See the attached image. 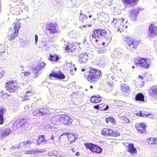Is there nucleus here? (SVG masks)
Segmentation results:
<instances>
[{
  "label": "nucleus",
  "instance_id": "1",
  "mask_svg": "<svg viewBox=\"0 0 157 157\" xmlns=\"http://www.w3.org/2000/svg\"><path fill=\"white\" fill-rule=\"evenodd\" d=\"M101 71L97 69L91 68L90 70L89 75L86 77L87 80L92 83H94L97 81L101 75Z\"/></svg>",
  "mask_w": 157,
  "mask_h": 157
},
{
  "label": "nucleus",
  "instance_id": "4",
  "mask_svg": "<svg viewBox=\"0 0 157 157\" xmlns=\"http://www.w3.org/2000/svg\"><path fill=\"white\" fill-rule=\"evenodd\" d=\"M47 30V33L48 36L51 38H54L53 34L58 33V27L56 24L51 23L47 24L46 27Z\"/></svg>",
  "mask_w": 157,
  "mask_h": 157
},
{
  "label": "nucleus",
  "instance_id": "20",
  "mask_svg": "<svg viewBox=\"0 0 157 157\" xmlns=\"http://www.w3.org/2000/svg\"><path fill=\"white\" fill-rule=\"evenodd\" d=\"M63 135H68L67 136V138L68 140L71 143H72L75 142L77 140L76 137L73 135L72 134H70L69 133H65L64 132L63 134L61 135L59 137V138H60Z\"/></svg>",
  "mask_w": 157,
  "mask_h": 157
},
{
  "label": "nucleus",
  "instance_id": "37",
  "mask_svg": "<svg viewBox=\"0 0 157 157\" xmlns=\"http://www.w3.org/2000/svg\"><path fill=\"white\" fill-rule=\"evenodd\" d=\"M40 111V109H37L36 110L33 111V114L34 116H35L37 117H40L41 116V113Z\"/></svg>",
  "mask_w": 157,
  "mask_h": 157
},
{
  "label": "nucleus",
  "instance_id": "40",
  "mask_svg": "<svg viewBox=\"0 0 157 157\" xmlns=\"http://www.w3.org/2000/svg\"><path fill=\"white\" fill-rule=\"evenodd\" d=\"M147 141L149 144H156L157 143V140L153 138L148 139Z\"/></svg>",
  "mask_w": 157,
  "mask_h": 157
},
{
  "label": "nucleus",
  "instance_id": "21",
  "mask_svg": "<svg viewBox=\"0 0 157 157\" xmlns=\"http://www.w3.org/2000/svg\"><path fill=\"white\" fill-rule=\"evenodd\" d=\"M61 115H58L52 117L51 120V122L53 124H58L61 123Z\"/></svg>",
  "mask_w": 157,
  "mask_h": 157
},
{
  "label": "nucleus",
  "instance_id": "38",
  "mask_svg": "<svg viewBox=\"0 0 157 157\" xmlns=\"http://www.w3.org/2000/svg\"><path fill=\"white\" fill-rule=\"evenodd\" d=\"M15 25L14 26V30L13 31V32H16L18 33V30L20 28V24L19 22H17L14 24Z\"/></svg>",
  "mask_w": 157,
  "mask_h": 157
},
{
  "label": "nucleus",
  "instance_id": "14",
  "mask_svg": "<svg viewBox=\"0 0 157 157\" xmlns=\"http://www.w3.org/2000/svg\"><path fill=\"white\" fill-rule=\"evenodd\" d=\"M136 130L141 133H145L146 126L143 123H136L135 125Z\"/></svg>",
  "mask_w": 157,
  "mask_h": 157
},
{
  "label": "nucleus",
  "instance_id": "24",
  "mask_svg": "<svg viewBox=\"0 0 157 157\" xmlns=\"http://www.w3.org/2000/svg\"><path fill=\"white\" fill-rule=\"evenodd\" d=\"M6 111V109L4 107L0 108V124H3V114Z\"/></svg>",
  "mask_w": 157,
  "mask_h": 157
},
{
  "label": "nucleus",
  "instance_id": "58",
  "mask_svg": "<svg viewBox=\"0 0 157 157\" xmlns=\"http://www.w3.org/2000/svg\"><path fill=\"white\" fill-rule=\"evenodd\" d=\"M126 122L127 123H129L130 122V121L128 119H126Z\"/></svg>",
  "mask_w": 157,
  "mask_h": 157
},
{
  "label": "nucleus",
  "instance_id": "31",
  "mask_svg": "<svg viewBox=\"0 0 157 157\" xmlns=\"http://www.w3.org/2000/svg\"><path fill=\"white\" fill-rule=\"evenodd\" d=\"M41 116H44L46 115H48L51 113L49 110L45 108H42L40 109Z\"/></svg>",
  "mask_w": 157,
  "mask_h": 157
},
{
  "label": "nucleus",
  "instance_id": "45",
  "mask_svg": "<svg viewBox=\"0 0 157 157\" xmlns=\"http://www.w3.org/2000/svg\"><path fill=\"white\" fill-rule=\"evenodd\" d=\"M6 51V48L4 47L3 45H0V55L5 53Z\"/></svg>",
  "mask_w": 157,
  "mask_h": 157
},
{
  "label": "nucleus",
  "instance_id": "34",
  "mask_svg": "<svg viewBox=\"0 0 157 157\" xmlns=\"http://www.w3.org/2000/svg\"><path fill=\"white\" fill-rule=\"evenodd\" d=\"M59 57L56 55H52L50 54L49 55V59L51 61H56L59 60Z\"/></svg>",
  "mask_w": 157,
  "mask_h": 157
},
{
  "label": "nucleus",
  "instance_id": "22",
  "mask_svg": "<svg viewBox=\"0 0 157 157\" xmlns=\"http://www.w3.org/2000/svg\"><path fill=\"white\" fill-rule=\"evenodd\" d=\"M122 49L120 48H118L114 49L113 52V55L116 57L121 56L123 52Z\"/></svg>",
  "mask_w": 157,
  "mask_h": 157
},
{
  "label": "nucleus",
  "instance_id": "59",
  "mask_svg": "<svg viewBox=\"0 0 157 157\" xmlns=\"http://www.w3.org/2000/svg\"><path fill=\"white\" fill-rule=\"evenodd\" d=\"M54 136L52 135L51 137V140H54Z\"/></svg>",
  "mask_w": 157,
  "mask_h": 157
},
{
  "label": "nucleus",
  "instance_id": "19",
  "mask_svg": "<svg viewBox=\"0 0 157 157\" xmlns=\"http://www.w3.org/2000/svg\"><path fill=\"white\" fill-rule=\"evenodd\" d=\"M49 76H53L58 79H64L65 78V76L60 71L58 72V73L53 72L50 74Z\"/></svg>",
  "mask_w": 157,
  "mask_h": 157
},
{
  "label": "nucleus",
  "instance_id": "35",
  "mask_svg": "<svg viewBox=\"0 0 157 157\" xmlns=\"http://www.w3.org/2000/svg\"><path fill=\"white\" fill-rule=\"evenodd\" d=\"M98 107H99V110L103 111H106L109 108L108 105L104 104H99Z\"/></svg>",
  "mask_w": 157,
  "mask_h": 157
},
{
  "label": "nucleus",
  "instance_id": "36",
  "mask_svg": "<svg viewBox=\"0 0 157 157\" xmlns=\"http://www.w3.org/2000/svg\"><path fill=\"white\" fill-rule=\"evenodd\" d=\"M137 0H122V2L126 4L132 5Z\"/></svg>",
  "mask_w": 157,
  "mask_h": 157
},
{
  "label": "nucleus",
  "instance_id": "8",
  "mask_svg": "<svg viewBox=\"0 0 157 157\" xmlns=\"http://www.w3.org/2000/svg\"><path fill=\"white\" fill-rule=\"evenodd\" d=\"M101 134L105 136L117 137L120 135L119 133L116 130L107 128L103 129L101 132Z\"/></svg>",
  "mask_w": 157,
  "mask_h": 157
},
{
  "label": "nucleus",
  "instance_id": "52",
  "mask_svg": "<svg viewBox=\"0 0 157 157\" xmlns=\"http://www.w3.org/2000/svg\"><path fill=\"white\" fill-rule=\"evenodd\" d=\"M35 40L36 42V43L38 42V37L37 35L36 34L35 35Z\"/></svg>",
  "mask_w": 157,
  "mask_h": 157
},
{
  "label": "nucleus",
  "instance_id": "7",
  "mask_svg": "<svg viewBox=\"0 0 157 157\" xmlns=\"http://www.w3.org/2000/svg\"><path fill=\"white\" fill-rule=\"evenodd\" d=\"M84 145L87 149L90 150V151L93 152L100 154L102 151V149L100 147L94 144L85 143H84Z\"/></svg>",
  "mask_w": 157,
  "mask_h": 157
},
{
  "label": "nucleus",
  "instance_id": "27",
  "mask_svg": "<svg viewBox=\"0 0 157 157\" xmlns=\"http://www.w3.org/2000/svg\"><path fill=\"white\" fill-rule=\"evenodd\" d=\"M48 141L45 140L43 135H40L39 136V139L37 141V143L38 144H45L47 143Z\"/></svg>",
  "mask_w": 157,
  "mask_h": 157
},
{
  "label": "nucleus",
  "instance_id": "29",
  "mask_svg": "<svg viewBox=\"0 0 157 157\" xmlns=\"http://www.w3.org/2000/svg\"><path fill=\"white\" fill-rule=\"evenodd\" d=\"M13 148H20L21 149H24L26 147L25 144L24 142L20 143L19 144H16L13 146Z\"/></svg>",
  "mask_w": 157,
  "mask_h": 157
},
{
  "label": "nucleus",
  "instance_id": "28",
  "mask_svg": "<svg viewBox=\"0 0 157 157\" xmlns=\"http://www.w3.org/2000/svg\"><path fill=\"white\" fill-rule=\"evenodd\" d=\"M131 154L133 155L136 153V149L134 147L133 144H131L128 148L126 149Z\"/></svg>",
  "mask_w": 157,
  "mask_h": 157
},
{
  "label": "nucleus",
  "instance_id": "49",
  "mask_svg": "<svg viewBox=\"0 0 157 157\" xmlns=\"http://www.w3.org/2000/svg\"><path fill=\"white\" fill-rule=\"evenodd\" d=\"M90 73V71H86L85 72L84 74V76L85 78H86L89 75V74Z\"/></svg>",
  "mask_w": 157,
  "mask_h": 157
},
{
  "label": "nucleus",
  "instance_id": "64",
  "mask_svg": "<svg viewBox=\"0 0 157 157\" xmlns=\"http://www.w3.org/2000/svg\"><path fill=\"white\" fill-rule=\"evenodd\" d=\"M82 27H87V25H83L82 26Z\"/></svg>",
  "mask_w": 157,
  "mask_h": 157
},
{
  "label": "nucleus",
  "instance_id": "12",
  "mask_svg": "<svg viewBox=\"0 0 157 157\" xmlns=\"http://www.w3.org/2000/svg\"><path fill=\"white\" fill-rule=\"evenodd\" d=\"M46 64L44 62L39 63L37 65V66L34 67V68H33V72L36 74V77H37L40 74L39 73L40 70L43 68H44V66H45Z\"/></svg>",
  "mask_w": 157,
  "mask_h": 157
},
{
  "label": "nucleus",
  "instance_id": "13",
  "mask_svg": "<svg viewBox=\"0 0 157 157\" xmlns=\"http://www.w3.org/2000/svg\"><path fill=\"white\" fill-rule=\"evenodd\" d=\"M11 132V130L9 128H1L0 129V138H3L7 136Z\"/></svg>",
  "mask_w": 157,
  "mask_h": 157
},
{
  "label": "nucleus",
  "instance_id": "18",
  "mask_svg": "<svg viewBox=\"0 0 157 157\" xmlns=\"http://www.w3.org/2000/svg\"><path fill=\"white\" fill-rule=\"evenodd\" d=\"M61 123L64 125L68 124L72 122V119L68 116L61 115Z\"/></svg>",
  "mask_w": 157,
  "mask_h": 157
},
{
  "label": "nucleus",
  "instance_id": "51",
  "mask_svg": "<svg viewBox=\"0 0 157 157\" xmlns=\"http://www.w3.org/2000/svg\"><path fill=\"white\" fill-rule=\"evenodd\" d=\"M123 144L124 146L126 148H127V149L128 148L130 145H131V144H129L128 143H124Z\"/></svg>",
  "mask_w": 157,
  "mask_h": 157
},
{
  "label": "nucleus",
  "instance_id": "55",
  "mask_svg": "<svg viewBox=\"0 0 157 157\" xmlns=\"http://www.w3.org/2000/svg\"><path fill=\"white\" fill-rule=\"evenodd\" d=\"M124 57L125 58V59L126 60L129 58V56L128 55H126L124 56Z\"/></svg>",
  "mask_w": 157,
  "mask_h": 157
},
{
  "label": "nucleus",
  "instance_id": "57",
  "mask_svg": "<svg viewBox=\"0 0 157 157\" xmlns=\"http://www.w3.org/2000/svg\"><path fill=\"white\" fill-rule=\"evenodd\" d=\"M54 152H55L53 151L52 153H51V154H52L51 155L53 156V155H55V153H54Z\"/></svg>",
  "mask_w": 157,
  "mask_h": 157
},
{
  "label": "nucleus",
  "instance_id": "44",
  "mask_svg": "<svg viewBox=\"0 0 157 157\" xmlns=\"http://www.w3.org/2000/svg\"><path fill=\"white\" fill-rule=\"evenodd\" d=\"M106 51V49L105 48H103L101 49L98 50L97 51V52L98 54H103L105 53Z\"/></svg>",
  "mask_w": 157,
  "mask_h": 157
},
{
  "label": "nucleus",
  "instance_id": "50",
  "mask_svg": "<svg viewBox=\"0 0 157 157\" xmlns=\"http://www.w3.org/2000/svg\"><path fill=\"white\" fill-rule=\"evenodd\" d=\"M45 151V150H44V149H38L36 150V151H37L38 152L42 153L43 152H44Z\"/></svg>",
  "mask_w": 157,
  "mask_h": 157
},
{
  "label": "nucleus",
  "instance_id": "25",
  "mask_svg": "<svg viewBox=\"0 0 157 157\" xmlns=\"http://www.w3.org/2000/svg\"><path fill=\"white\" fill-rule=\"evenodd\" d=\"M18 33L16 32H12V33H9L6 36V38L10 41H11L15 39V37L18 35Z\"/></svg>",
  "mask_w": 157,
  "mask_h": 157
},
{
  "label": "nucleus",
  "instance_id": "39",
  "mask_svg": "<svg viewBox=\"0 0 157 157\" xmlns=\"http://www.w3.org/2000/svg\"><path fill=\"white\" fill-rule=\"evenodd\" d=\"M135 114L142 117H144L145 116H146V117H147V116H150L151 115V114L150 113L147 114L145 112H144L143 113H142L141 111H140L139 112L136 113Z\"/></svg>",
  "mask_w": 157,
  "mask_h": 157
},
{
  "label": "nucleus",
  "instance_id": "5",
  "mask_svg": "<svg viewBox=\"0 0 157 157\" xmlns=\"http://www.w3.org/2000/svg\"><path fill=\"white\" fill-rule=\"evenodd\" d=\"M122 19V20H121V19L119 18H113V21L111 22V24L112 25H115V28H118L117 30L120 32L123 31L124 28L123 23L124 22L125 20Z\"/></svg>",
  "mask_w": 157,
  "mask_h": 157
},
{
  "label": "nucleus",
  "instance_id": "6",
  "mask_svg": "<svg viewBox=\"0 0 157 157\" xmlns=\"http://www.w3.org/2000/svg\"><path fill=\"white\" fill-rule=\"evenodd\" d=\"M134 62L136 66H139L143 68H148L149 64L147 62L145 58H140L139 57L135 58Z\"/></svg>",
  "mask_w": 157,
  "mask_h": 157
},
{
  "label": "nucleus",
  "instance_id": "42",
  "mask_svg": "<svg viewBox=\"0 0 157 157\" xmlns=\"http://www.w3.org/2000/svg\"><path fill=\"white\" fill-rule=\"evenodd\" d=\"M105 120L107 123H108L109 122L113 123L114 122V118L111 117H106L105 118Z\"/></svg>",
  "mask_w": 157,
  "mask_h": 157
},
{
  "label": "nucleus",
  "instance_id": "60",
  "mask_svg": "<svg viewBox=\"0 0 157 157\" xmlns=\"http://www.w3.org/2000/svg\"><path fill=\"white\" fill-rule=\"evenodd\" d=\"M119 94V92H116V93H115V94H113V95H115V96H116V95H117V94Z\"/></svg>",
  "mask_w": 157,
  "mask_h": 157
},
{
  "label": "nucleus",
  "instance_id": "47",
  "mask_svg": "<svg viewBox=\"0 0 157 157\" xmlns=\"http://www.w3.org/2000/svg\"><path fill=\"white\" fill-rule=\"evenodd\" d=\"M21 74L24 76L27 77L30 75V72L28 71H25L21 73Z\"/></svg>",
  "mask_w": 157,
  "mask_h": 157
},
{
  "label": "nucleus",
  "instance_id": "32",
  "mask_svg": "<svg viewBox=\"0 0 157 157\" xmlns=\"http://www.w3.org/2000/svg\"><path fill=\"white\" fill-rule=\"evenodd\" d=\"M121 90L124 92L128 93L129 91V87L128 86L125 84H123L121 87Z\"/></svg>",
  "mask_w": 157,
  "mask_h": 157
},
{
  "label": "nucleus",
  "instance_id": "17",
  "mask_svg": "<svg viewBox=\"0 0 157 157\" xmlns=\"http://www.w3.org/2000/svg\"><path fill=\"white\" fill-rule=\"evenodd\" d=\"M22 9L19 6L17 5L14 7H12L10 9V12L11 13L16 15L19 14L22 12Z\"/></svg>",
  "mask_w": 157,
  "mask_h": 157
},
{
  "label": "nucleus",
  "instance_id": "62",
  "mask_svg": "<svg viewBox=\"0 0 157 157\" xmlns=\"http://www.w3.org/2000/svg\"><path fill=\"white\" fill-rule=\"evenodd\" d=\"M102 45H103V46H104V45H105V42H102Z\"/></svg>",
  "mask_w": 157,
  "mask_h": 157
},
{
  "label": "nucleus",
  "instance_id": "10",
  "mask_svg": "<svg viewBox=\"0 0 157 157\" xmlns=\"http://www.w3.org/2000/svg\"><path fill=\"white\" fill-rule=\"evenodd\" d=\"M17 126L18 128L21 127L23 129L25 130H29L31 128L30 125L25 119L19 121L17 124Z\"/></svg>",
  "mask_w": 157,
  "mask_h": 157
},
{
  "label": "nucleus",
  "instance_id": "61",
  "mask_svg": "<svg viewBox=\"0 0 157 157\" xmlns=\"http://www.w3.org/2000/svg\"><path fill=\"white\" fill-rule=\"evenodd\" d=\"M139 78H140L142 79L143 78L140 75H139Z\"/></svg>",
  "mask_w": 157,
  "mask_h": 157
},
{
  "label": "nucleus",
  "instance_id": "54",
  "mask_svg": "<svg viewBox=\"0 0 157 157\" xmlns=\"http://www.w3.org/2000/svg\"><path fill=\"white\" fill-rule=\"evenodd\" d=\"M99 105H95L94 106V108L96 109H98L99 110Z\"/></svg>",
  "mask_w": 157,
  "mask_h": 157
},
{
  "label": "nucleus",
  "instance_id": "56",
  "mask_svg": "<svg viewBox=\"0 0 157 157\" xmlns=\"http://www.w3.org/2000/svg\"><path fill=\"white\" fill-rule=\"evenodd\" d=\"M80 153L79 152H77L75 153V155L76 156H78L79 155Z\"/></svg>",
  "mask_w": 157,
  "mask_h": 157
},
{
  "label": "nucleus",
  "instance_id": "23",
  "mask_svg": "<svg viewBox=\"0 0 157 157\" xmlns=\"http://www.w3.org/2000/svg\"><path fill=\"white\" fill-rule=\"evenodd\" d=\"M150 95L154 98H157V87H152L149 91Z\"/></svg>",
  "mask_w": 157,
  "mask_h": 157
},
{
  "label": "nucleus",
  "instance_id": "41",
  "mask_svg": "<svg viewBox=\"0 0 157 157\" xmlns=\"http://www.w3.org/2000/svg\"><path fill=\"white\" fill-rule=\"evenodd\" d=\"M24 143H25V144L26 147H30V145L31 144L33 143V141H31L30 140H28L26 141H24Z\"/></svg>",
  "mask_w": 157,
  "mask_h": 157
},
{
  "label": "nucleus",
  "instance_id": "26",
  "mask_svg": "<svg viewBox=\"0 0 157 157\" xmlns=\"http://www.w3.org/2000/svg\"><path fill=\"white\" fill-rule=\"evenodd\" d=\"M102 100V98L99 95L98 96H92L90 99L91 102L94 103H98L100 102Z\"/></svg>",
  "mask_w": 157,
  "mask_h": 157
},
{
  "label": "nucleus",
  "instance_id": "33",
  "mask_svg": "<svg viewBox=\"0 0 157 157\" xmlns=\"http://www.w3.org/2000/svg\"><path fill=\"white\" fill-rule=\"evenodd\" d=\"M144 96L141 93L138 94L135 97V99L136 101H144Z\"/></svg>",
  "mask_w": 157,
  "mask_h": 157
},
{
  "label": "nucleus",
  "instance_id": "30",
  "mask_svg": "<svg viewBox=\"0 0 157 157\" xmlns=\"http://www.w3.org/2000/svg\"><path fill=\"white\" fill-rule=\"evenodd\" d=\"M79 21L82 23H84L87 19V16L85 14L81 13L79 14Z\"/></svg>",
  "mask_w": 157,
  "mask_h": 157
},
{
  "label": "nucleus",
  "instance_id": "2",
  "mask_svg": "<svg viewBox=\"0 0 157 157\" xmlns=\"http://www.w3.org/2000/svg\"><path fill=\"white\" fill-rule=\"evenodd\" d=\"M124 40L128 44L127 46V49L131 52H134L135 49L140 44L139 41L135 40L129 37L125 38Z\"/></svg>",
  "mask_w": 157,
  "mask_h": 157
},
{
  "label": "nucleus",
  "instance_id": "53",
  "mask_svg": "<svg viewBox=\"0 0 157 157\" xmlns=\"http://www.w3.org/2000/svg\"><path fill=\"white\" fill-rule=\"evenodd\" d=\"M5 72L4 71H2L0 73V78H1V77L5 75Z\"/></svg>",
  "mask_w": 157,
  "mask_h": 157
},
{
  "label": "nucleus",
  "instance_id": "48",
  "mask_svg": "<svg viewBox=\"0 0 157 157\" xmlns=\"http://www.w3.org/2000/svg\"><path fill=\"white\" fill-rule=\"evenodd\" d=\"M65 50L68 51L69 52H72L73 50L72 49H71V47H69V46H67L65 48Z\"/></svg>",
  "mask_w": 157,
  "mask_h": 157
},
{
  "label": "nucleus",
  "instance_id": "16",
  "mask_svg": "<svg viewBox=\"0 0 157 157\" xmlns=\"http://www.w3.org/2000/svg\"><path fill=\"white\" fill-rule=\"evenodd\" d=\"M139 10L137 9H134L130 10V16L131 19L132 21H135L136 20L137 17L139 13Z\"/></svg>",
  "mask_w": 157,
  "mask_h": 157
},
{
  "label": "nucleus",
  "instance_id": "43",
  "mask_svg": "<svg viewBox=\"0 0 157 157\" xmlns=\"http://www.w3.org/2000/svg\"><path fill=\"white\" fill-rule=\"evenodd\" d=\"M72 65V64L71 63H68L66 64L67 67H68V68H67V69H68V70H70V73L71 75H73V74L72 73V72L73 71V70L72 69V67L71 66Z\"/></svg>",
  "mask_w": 157,
  "mask_h": 157
},
{
  "label": "nucleus",
  "instance_id": "11",
  "mask_svg": "<svg viewBox=\"0 0 157 157\" xmlns=\"http://www.w3.org/2000/svg\"><path fill=\"white\" fill-rule=\"evenodd\" d=\"M157 26L154 24H151L149 26L147 32L148 36L151 38L154 37L157 34Z\"/></svg>",
  "mask_w": 157,
  "mask_h": 157
},
{
  "label": "nucleus",
  "instance_id": "3",
  "mask_svg": "<svg viewBox=\"0 0 157 157\" xmlns=\"http://www.w3.org/2000/svg\"><path fill=\"white\" fill-rule=\"evenodd\" d=\"M106 32L105 30L98 29L94 31L92 36L94 38H105V40L108 41L107 43H108L111 41L112 38L110 37H106Z\"/></svg>",
  "mask_w": 157,
  "mask_h": 157
},
{
  "label": "nucleus",
  "instance_id": "9",
  "mask_svg": "<svg viewBox=\"0 0 157 157\" xmlns=\"http://www.w3.org/2000/svg\"><path fill=\"white\" fill-rule=\"evenodd\" d=\"M5 88L6 90L10 93L14 92L17 90L18 86L15 85L13 80H11L6 84Z\"/></svg>",
  "mask_w": 157,
  "mask_h": 157
},
{
  "label": "nucleus",
  "instance_id": "63",
  "mask_svg": "<svg viewBox=\"0 0 157 157\" xmlns=\"http://www.w3.org/2000/svg\"><path fill=\"white\" fill-rule=\"evenodd\" d=\"M85 69H84V68H82V70H81V71H85Z\"/></svg>",
  "mask_w": 157,
  "mask_h": 157
},
{
  "label": "nucleus",
  "instance_id": "15",
  "mask_svg": "<svg viewBox=\"0 0 157 157\" xmlns=\"http://www.w3.org/2000/svg\"><path fill=\"white\" fill-rule=\"evenodd\" d=\"M88 54L87 52H83L78 56V60L80 63H85L88 59Z\"/></svg>",
  "mask_w": 157,
  "mask_h": 157
},
{
  "label": "nucleus",
  "instance_id": "46",
  "mask_svg": "<svg viewBox=\"0 0 157 157\" xmlns=\"http://www.w3.org/2000/svg\"><path fill=\"white\" fill-rule=\"evenodd\" d=\"M36 151L33 150V149L29 151H25V154H33L35 153Z\"/></svg>",
  "mask_w": 157,
  "mask_h": 157
}]
</instances>
